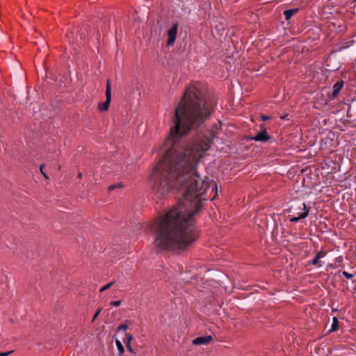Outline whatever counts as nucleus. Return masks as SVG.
I'll return each mask as SVG.
<instances>
[{"label": "nucleus", "mask_w": 356, "mask_h": 356, "mask_svg": "<svg viewBox=\"0 0 356 356\" xmlns=\"http://www.w3.org/2000/svg\"><path fill=\"white\" fill-rule=\"evenodd\" d=\"M211 112L200 83L186 88L175 108L173 126L164 143L165 156L149 177V185L159 198L173 189L183 191L177 204L150 224L154 247L159 250H183L198 238L195 216L207 198L209 184L200 177L195 167L218 134L220 122L213 125L209 135L198 136L181 147L178 143L189 131L203 124Z\"/></svg>", "instance_id": "obj_1"}, {"label": "nucleus", "mask_w": 356, "mask_h": 356, "mask_svg": "<svg viewBox=\"0 0 356 356\" xmlns=\"http://www.w3.org/2000/svg\"><path fill=\"white\" fill-rule=\"evenodd\" d=\"M289 212L291 213L289 215L290 222H292L305 218L309 215V210L305 202H296L291 207Z\"/></svg>", "instance_id": "obj_2"}, {"label": "nucleus", "mask_w": 356, "mask_h": 356, "mask_svg": "<svg viewBox=\"0 0 356 356\" xmlns=\"http://www.w3.org/2000/svg\"><path fill=\"white\" fill-rule=\"evenodd\" d=\"M111 101V85L110 81L108 80L106 88V101L99 104V109L100 111H106L108 110Z\"/></svg>", "instance_id": "obj_3"}, {"label": "nucleus", "mask_w": 356, "mask_h": 356, "mask_svg": "<svg viewBox=\"0 0 356 356\" xmlns=\"http://www.w3.org/2000/svg\"><path fill=\"white\" fill-rule=\"evenodd\" d=\"M177 30H178V24L175 23L172 24L171 28L168 31V41L167 44L168 46L172 45L176 40L177 34Z\"/></svg>", "instance_id": "obj_4"}, {"label": "nucleus", "mask_w": 356, "mask_h": 356, "mask_svg": "<svg viewBox=\"0 0 356 356\" xmlns=\"http://www.w3.org/2000/svg\"><path fill=\"white\" fill-rule=\"evenodd\" d=\"M261 130L257 135L250 138L251 140H254L255 141H259L262 143L267 142L270 139V136L268 134L266 128L263 124L260 126Z\"/></svg>", "instance_id": "obj_5"}, {"label": "nucleus", "mask_w": 356, "mask_h": 356, "mask_svg": "<svg viewBox=\"0 0 356 356\" xmlns=\"http://www.w3.org/2000/svg\"><path fill=\"white\" fill-rule=\"evenodd\" d=\"M212 341V337L210 335L208 336H202L198 337L193 339V343L196 346L199 345H207L209 344Z\"/></svg>", "instance_id": "obj_6"}, {"label": "nucleus", "mask_w": 356, "mask_h": 356, "mask_svg": "<svg viewBox=\"0 0 356 356\" xmlns=\"http://www.w3.org/2000/svg\"><path fill=\"white\" fill-rule=\"evenodd\" d=\"M343 85H344V81L343 80H340L334 84V86L332 87V99H334L338 96L339 92L343 87Z\"/></svg>", "instance_id": "obj_7"}, {"label": "nucleus", "mask_w": 356, "mask_h": 356, "mask_svg": "<svg viewBox=\"0 0 356 356\" xmlns=\"http://www.w3.org/2000/svg\"><path fill=\"white\" fill-rule=\"evenodd\" d=\"M298 8H293L284 10L283 14L285 17L286 20H289L293 15L298 12Z\"/></svg>", "instance_id": "obj_8"}, {"label": "nucleus", "mask_w": 356, "mask_h": 356, "mask_svg": "<svg viewBox=\"0 0 356 356\" xmlns=\"http://www.w3.org/2000/svg\"><path fill=\"white\" fill-rule=\"evenodd\" d=\"M339 328V321L337 317H333L332 318V323L330 330H329V332H335Z\"/></svg>", "instance_id": "obj_9"}, {"label": "nucleus", "mask_w": 356, "mask_h": 356, "mask_svg": "<svg viewBox=\"0 0 356 356\" xmlns=\"http://www.w3.org/2000/svg\"><path fill=\"white\" fill-rule=\"evenodd\" d=\"M115 342H116V346H117L119 353L120 354L123 353L124 350V347H123L122 343L120 342V341L117 339Z\"/></svg>", "instance_id": "obj_10"}, {"label": "nucleus", "mask_w": 356, "mask_h": 356, "mask_svg": "<svg viewBox=\"0 0 356 356\" xmlns=\"http://www.w3.org/2000/svg\"><path fill=\"white\" fill-rule=\"evenodd\" d=\"M128 328V326L126 324H121L120 325H119L117 328V331H120V330H122L124 331V332H126Z\"/></svg>", "instance_id": "obj_11"}, {"label": "nucleus", "mask_w": 356, "mask_h": 356, "mask_svg": "<svg viewBox=\"0 0 356 356\" xmlns=\"http://www.w3.org/2000/svg\"><path fill=\"white\" fill-rule=\"evenodd\" d=\"M342 274L345 276V277H346L347 279H352L355 276V274H351V273H349L346 271H343L342 272Z\"/></svg>", "instance_id": "obj_12"}, {"label": "nucleus", "mask_w": 356, "mask_h": 356, "mask_svg": "<svg viewBox=\"0 0 356 356\" xmlns=\"http://www.w3.org/2000/svg\"><path fill=\"white\" fill-rule=\"evenodd\" d=\"M113 284V282H109L107 284H106L105 286H104L101 289H100V291L102 292L105 290H107L109 288L111 287V286Z\"/></svg>", "instance_id": "obj_13"}, {"label": "nucleus", "mask_w": 356, "mask_h": 356, "mask_svg": "<svg viewBox=\"0 0 356 356\" xmlns=\"http://www.w3.org/2000/svg\"><path fill=\"white\" fill-rule=\"evenodd\" d=\"M122 187V184H113V185H111L109 187H108V191H111L117 188H120Z\"/></svg>", "instance_id": "obj_14"}, {"label": "nucleus", "mask_w": 356, "mask_h": 356, "mask_svg": "<svg viewBox=\"0 0 356 356\" xmlns=\"http://www.w3.org/2000/svg\"><path fill=\"white\" fill-rule=\"evenodd\" d=\"M326 255V252L323 251V250H321L319 251L317 254H316V258H318V259H321V258H323Z\"/></svg>", "instance_id": "obj_15"}, {"label": "nucleus", "mask_w": 356, "mask_h": 356, "mask_svg": "<svg viewBox=\"0 0 356 356\" xmlns=\"http://www.w3.org/2000/svg\"><path fill=\"white\" fill-rule=\"evenodd\" d=\"M125 335L127 336V341H124L125 343H130L131 341L134 339L131 334H128L125 332Z\"/></svg>", "instance_id": "obj_16"}, {"label": "nucleus", "mask_w": 356, "mask_h": 356, "mask_svg": "<svg viewBox=\"0 0 356 356\" xmlns=\"http://www.w3.org/2000/svg\"><path fill=\"white\" fill-rule=\"evenodd\" d=\"M120 304H121L120 300L113 301L111 302V305L113 306H115V307H118L120 305Z\"/></svg>", "instance_id": "obj_17"}, {"label": "nucleus", "mask_w": 356, "mask_h": 356, "mask_svg": "<svg viewBox=\"0 0 356 356\" xmlns=\"http://www.w3.org/2000/svg\"><path fill=\"white\" fill-rule=\"evenodd\" d=\"M319 262V259L316 257H315L314 259H312L311 261H310V264L312 265H317Z\"/></svg>", "instance_id": "obj_18"}, {"label": "nucleus", "mask_w": 356, "mask_h": 356, "mask_svg": "<svg viewBox=\"0 0 356 356\" xmlns=\"http://www.w3.org/2000/svg\"><path fill=\"white\" fill-rule=\"evenodd\" d=\"M13 352V350L8 351V352H2V353H0V356H8L10 354H11Z\"/></svg>", "instance_id": "obj_19"}, {"label": "nucleus", "mask_w": 356, "mask_h": 356, "mask_svg": "<svg viewBox=\"0 0 356 356\" xmlns=\"http://www.w3.org/2000/svg\"><path fill=\"white\" fill-rule=\"evenodd\" d=\"M100 312H101V309H99L96 312V313L94 314V316H93V318H92V321H93L97 318V317L98 316V315L99 314V313H100Z\"/></svg>", "instance_id": "obj_20"}, {"label": "nucleus", "mask_w": 356, "mask_h": 356, "mask_svg": "<svg viewBox=\"0 0 356 356\" xmlns=\"http://www.w3.org/2000/svg\"><path fill=\"white\" fill-rule=\"evenodd\" d=\"M44 165H42L40 166V171L44 175V176L46 177V178H48L47 175H46V173L44 172Z\"/></svg>", "instance_id": "obj_21"}, {"label": "nucleus", "mask_w": 356, "mask_h": 356, "mask_svg": "<svg viewBox=\"0 0 356 356\" xmlns=\"http://www.w3.org/2000/svg\"><path fill=\"white\" fill-rule=\"evenodd\" d=\"M261 118L263 120L266 121V120H269V119L270 118V116H268V115H261Z\"/></svg>", "instance_id": "obj_22"}, {"label": "nucleus", "mask_w": 356, "mask_h": 356, "mask_svg": "<svg viewBox=\"0 0 356 356\" xmlns=\"http://www.w3.org/2000/svg\"><path fill=\"white\" fill-rule=\"evenodd\" d=\"M126 346H127V349L129 350V351H130L131 353H133V349L131 347L130 343H126Z\"/></svg>", "instance_id": "obj_23"}, {"label": "nucleus", "mask_w": 356, "mask_h": 356, "mask_svg": "<svg viewBox=\"0 0 356 356\" xmlns=\"http://www.w3.org/2000/svg\"><path fill=\"white\" fill-rule=\"evenodd\" d=\"M213 189H216V190L217 189V186L216 184H214V186H213L212 190H213Z\"/></svg>", "instance_id": "obj_24"}, {"label": "nucleus", "mask_w": 356, "mask_h": 356, "mask_svg": "<svg viewBox=\"0 0 356 356\" xmlns=\"http://www.w3.org/2000/svg\"><path fill=\"white\" fill-rule=\"evenodd\" d=\"M78 177H79V178H81V177H82V174H81V172H79V175H78Z\"/></svg>", "instance_id": "obj_25"}]
</instances>
